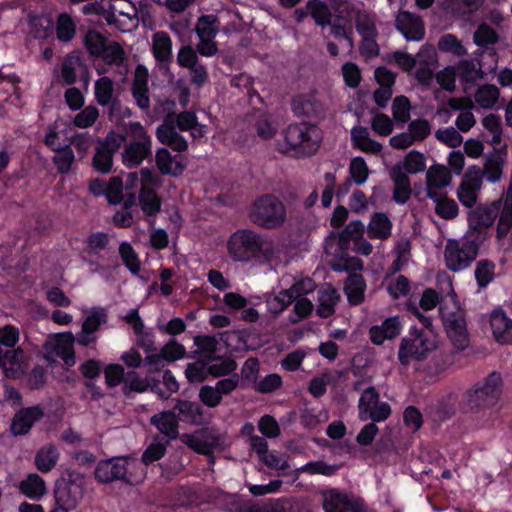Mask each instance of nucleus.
<instances>
[{
	"mask_svg": "<svg viewBox=\"0 0 512 512\" xmlns=\"http://www.w3.org/2000/svg\"><path fill=\"white\" fill-rule=\"evenodd\" d=\"M119 254L125 267L134 275H137L141 268V262L133 246L124 241L119 245Z\"/></svg>",
	"mask_w": 512,
	"mask_h": 512,
	"instance_id": "obj_43",
	"label": "nucleus"
},
{
	"mask_svg": "<svg viewBox=\"0 0 512 512\" xmlns=\"http://www.w3.org/2000/svg\"><path fill=\"white\" fill-rule=\"evenodd\" d=\"M507 154V146L504 145L500 148L494 147L493 151L486 156L483 169L481 170L483 178L485 177L489 183L494 184L501 180Z\"/></svg>",
	"mask_w": 512,
	"mask_h": 512,
	"instance_id": "obj_18",
	"label": "nucleus"
},
{
	"mask_svg": "<svg viewBox=\"0 0 512 512\" xmlns=\"http://www.w3.org/2000/svg\"><path fill=\"white\" fill-rule=\"evenodd\" d=\"M152 52L155 60L159 63H169L172 59V40L164 31L156 32L153 35Z\"/></svg>",
	"mask_w": 512,
	"mask_h": 512,
	"instance_id": "obj_30",
	"label": "nucleus"
},
{
	"mask_svg": "<svg viewBox=\"0 0 512 512\" xmlns=\"http://www.w3.org/2000/svg\"><path fill=\"white\" fill-rule=\"evenodd\" d=\"M306 9L311 14L315 23L320 26L330 24V13L328 6L319 0H309L306 4Z\"/></svg>",
	"mask_w": 512,
	"mask_h": 512,
	"instance_id": "obj_52",
	"label": "nucleus"
},
{
	"mask_svg": "<svg viewBox=\"0 0 512 512\" xmlns=\"http://www.w3.org/2000/svg\"><path fill=\"white\" fill-rule=\"evenodd\" d=\"M160 352L166 362H174L188 356L185 347L175 339L169 340Z\"/></svg>",
	"mask_w": 512,
	"mask_h": 512,
	"instance_id": "obj_61",
	"label": "nucleus"
},
{
	"mask_svg": "<svg viewBox=\"0 0 512 512\" xmlns=\"http://www.w3.org/2000/svg\"><path fill=\"white\" fill-rule=\"evenodd\" d=\"M503 378L500 372L492 371L465 393V401L470 411L489 409L497 405L503 392Z\"/></svg>",
	"mask_w": 512,
	"mask_h": 512,
	"instance_id": "obj_3",
	"label": "nucleus"
},
{
	"mask_svg": "<svg viewBox=\"0 0 512 512\" xmlns=\"http://www.w3.org/2000/svg\"><path fill=\"white\" fill-rule=\"evenodd\" d=\"M438 49L444 53H451L462 57L467 54V49L454 34H444L438 41Z\"/></svg>",
	"mask_w": 512,
	"mask_h": 512,
	"instance_id": "obj_45",
	"label": "nucleus"
},
{
	"mask_svg": "<svg viewBox=\"0 0 512 512\" xmlns=\"http://www.w3.org/2000/svg\"><path fill=\"white\" fill-rule=\"evenodd\" d=\"M435 213L442 219L452 220L458 216L459 207L454 199L445 196L435 205Z\"/></svg>",
	"mask_w": 512,
	"mask_h": 512,
	"instance_id": "obj_59",
	"label": "nucleus"
},
{
	"mask_svg": "<svg viewBox=\"0 0 512 512\" xmlns=\"http://www.w3.org/2000/svg\"><path fill=\"white\" fill-rule=\"evenodd\" d=\"M340 299L337 290L330 284L318 291L316 314L320 318H328L335 313V306Z\"/></svg>",
	"mask_w": 512,
	"mask_h": 512,
	"instance_id": "obj_27",
	"label": "nucleus"
},
{
	"mask_svg": "<svg viewBox=\"0 0 512 512\" xmlns=\"http://www.w3.org/2000/svg\"><path fill=\"white\" fill-rule=\"evenodd\" d=\"M128 457L119 456L105 460H100L95 468V479L102 484L112 483L114 481H122L131 484L127 476L128 473Z\"/></svg>",
	"mask_w": 512,
	"mask_h": 512,
	"instance_id": "obj_10",
	"label": "nucleus"
},
{
	"mask_svg": "<svg viewBox=\"0 0 512 512\" xmlns=\"http://www.w3.org/2000/svg\"><path fill=\"white\" fill-rule=\"evenodd\" d=\"M99 117V111L95 106H87L75 115L73 124L81 129L91 127Z\"/></svg>",
	"mask_w": 512,
	"mask_h": 512,
	"instance_id": "obj_64",
	"label": "nucleus"
},
{
	"mask_svg": "<svg viewBox=\"0 0 512 512\" xmlns=\"http://www.w3.org/2000/svg\"><path fill=\"white\" fill-rule=\"evenodd\" d=\"M290 107L297 118L321 120L325 117L326 109L317 97L316 91L297 93L292 96Z\"/></svg>",
	"mask_w": 512,
	"mask_h": 512,
	"instance_id": "obj_9",
	"label": "nucleus"
},
{
	"mask_svg": "<svg viewBox=\"0 0 512 512\" xmlns=\"http://www.w3.org/2000/svg\"><path fill=\"white\" fill-rule=\"evenodd\" d=\"M410 109L411 103L406 96L400 95L393 100L392 114L396 121L402 123L407 122L410 119Z\"/></svg>",
	"mask_w": 512,
	"mask_h": 512,
	"instance_id": "obj_60",
	"label": "nucleus"
},
{
	"mask_svg": "<svg viewBox=\"0 0 512 512\" xmlns=\"http://www.w3.org/2000/svg\"><path fill=\"white\" fill-rule=\"evenodd\" d=\"M131 92L140 109L148 110L150 108L149 88L143 79H139L138 76L134 77Z\"/></svg>",
	"mask_w": 512,
	"mask_h": 512,
	"instance_id": "obj_47",
	"label": "nucleus"
},
{
	"mask_svg": "<svg viewBox=\"0 0 512 512\" xmlns=\"http://www.w3.org/2000/svg\"><path fill=\"white\" fill-rule=\"evenodd\" d=\"M366 281L362 274L351 273L344 284V293L348 303L352 306L360 305L364 301Z\"/></svg>",
	"mask_w": 512,
	"mask_h": 512,
	"instance_id": "obj_25",
	"label": "nucleus"
},
{
	"mask_svg": "<svg viewBox=\"0 0 512 512\" xmlns=\"http://www.w3.org/2000/svg\"><path fill=\"white\" fill-rule=\"evenodd\" d=\"M138 205L143 213V219L150 228H153L156 218L162 210V198L154 188L141 185L138 193Z\"/></svg>",
	"mask_w": 512,
	"mask_h": 512,
	"instance_id": "obj_12",
	"label": "nucleus"
},
{
	"mask_svg": "<svg viewBox=\"0 0 512 512\" xmlns=\"http://www.w3.org/2000/svg\"><path fill=\"white\" fill-rule=\"evenodd\" d=\"M179 388L180 385L172 371L166 369L162 372L161 379L155 376L152 393L157 395L160 400H168L173 393L178 392Z\"/></svg>",
	"mask_w": 512,
	"mask_h": 512,
	"instance_id": "obj_28",
	"label": "nucleus"
},
{
	"mask_svg": "<svg viewBox=\"0 0 512 512\" xmlns=\"http://www.w3.org/2000/svg\"><path fill=\"white\" fill-rule=\"evenodd\" d=\"M397 30L409 41H421L425 36L422 18L409 11H400L395 19Z\"/></svg>",
	"mask_w": 512,
	"mask_h": 512,
	"instance_id": "obj_14",
	"label": "nucleus"
},
{
	"mask_svg": "<svg viewBox=\"0 0 512 512\" xmlns=\"http://www.w3.org/2000/svg\"><path fill=\"white\" fill-rule=\"evenodd\" d=\"M44 416L43 409L39 406L21 408L12 418L10 432L13 436L27 435L33 425Z\"/></svg>",
	"mask_w": 512,
	"mask_h": 512,
	"instance_id": "obj_15",
	"label": "nucleus"
},
{
	"mask_svg": "<svg viewBox=\"0 0 512 512\" xmlns=\"http://www.w3.org/2000/svg\"><path fill=\"white\" fill-rule=\"evenodd\" d=\"M79 491L72 482L62 478L56 481L54 487L55 508L51 512H69L76 508Z\"/></svg>",
	"mask_w": 512,
	"mask_h": 512,
	"instance_id": "obj_13",
	"label": "nucleus"
},
{
	"mask_svg": "<svg viewBox=\"0 0 512 512\" xmlns=\"http://www.w3.org/2000/svg\"><path fill=\"white\" fill-rule=\"evenodd\" d=\"M441 316L447 336L451 340L453 346L458 350H464L467 348L469 345V336L465 311L458 308L456 311L446 314L441 312Z\"/></svg>",
	"mask_w": 512,
	"mask_h": 512,
	"instance_id": "obj_11",
	"label": "nucleus"
},
{
	"mask_svg": "<svg viewBox=\"0 0 512 512\" xmlns=\"http://www.w3.org/2000/svg\"><path fill=\"white\" fill-rule=\"evenodd\" d=\"M156 137L160 143L170 147L173 151L181 153L188 149V142L185 137L171 127L158 126Z\"/></svg>",
	"mask_w": 512,
	"mask_h": 512,
	"instance_id": "obj_29",
	"label": "nucleus"
},
{
	"mask_svg": "<svg viewBox=\"0 0 512 512\" xmlns=\"http://www.w3.org/2000/svg\"><path fill=\"white\" fill-rule=\"evenodd\" d=\"M226 249L230 259L236 263H263L270 261L273 256L272 248L266 246L262 235L248 228H240L231 233Z\"/></svg>",
	"mask_w": 512,
	"mask_h": 512,
	"instance_id": "obj_1",
	"label": "nucleus"
},
{
	"mask_svg": "<svg viewBox=\"0 0 512 512\" xmlns=\"http://www.w3.org/2000/svg\"><path fill=\"white\" fill-rule=\"evenodd\" d=\"M237 368L238 364L234 358L219 355L218 361L209 366L207 372L212 378L219 379L236 373Z\"/></svg>",
	"mask_w": 512,
	"mask_h": 512,
	"instance_id": "obj_37",
	"label": "nucleus"
},
{
	"mask_svg": "<svg viewBox=\"0 0 512 512\" xmlns=\"http://www.w3.org/2000/svg\"><path fill=\"white\" fill-rule=\"evenodd\" d=\"M287 151L297 157H310L320 148L322 133L316 124L302 121L289 124L282 132Z\"/></svg>",
	"mask_w": 512,
	"mask_h": 512,
	"instance_id": "obj_2",
	"label": "nucleus"
},
{
	"mask_svg": "<svg viewBox=\"0 0 512 512\" xmlns=\"http://www.w3.org/2000/svg\"><path fill=\"white\" fill-rule=\"evenodd\" d=\"M437 349L436 336L432 331L411 327L409 336L402 338L398 349V360L408 366L412 360L427 359Z\"/></svg>",
	"mask_w": 512,
	"mask_h": 512,
	"instance_id": "obj_4",
	"label": "nucleus"
},
{
	"mask_svg": "<svg viewBox=\"0 0 512 512\" xmlns=\"http://www.w3.org/2000/svg\"><path fill=\"white\" fill-rule=\"evenodd\" d=\"M179 156H172L167 148H159L156 151V165L162 175L179 177L186 169V163L177 160Z\"/></svg>",
	"mask_w": 512,
	"mask_h": 512,
	"instance_id": "obj_24",
	"label": "nucleus"
},
{
	"mask_svg": "<svg viewBox=\"0 0 512 512\" xmlns=\"http://www.w3.org/2000/svg\"><path fill=\"white\" fill-rule=\"evenodd\" d=\"M393 224L387 214L375 212L371 215L367 227V234L370 239L386 240L392 234Z\"/></svg>",
	"mask_w": 512,
	"mask_h": 512,
	"instance_id": "obj_26",
	"label": "nucleus"
},
{
	"mask_svg": "<svg viewBox=\"0 0 512 512\" xmlns=\"http://www.w3.org/2000/svg\"><path fill=\"white\" fill-rule=\"evenodd\" d=\"M351 140L353 146L365 153H379L382 150V145L371 139L367 128L358 126L351 130Z\"/></svg>",
	"mask_w": 512,
	"mask_h": 512,
	"instance_id": "obj_31",
	"label": "nucleus"
},
{
	"mask_svg": "<svg viewBox=\"0 0 512 512\" xmlns=\"http://www.w3.org/2000/svg\"><path fill=\"white\" fill-rule=\"evenodd\" d=\"M31 33L36 39H47L53 35L54 22L47 15H31L29 17Z\"/></svg>",
	"mask_w": 512,
	"mask_h": 512,
	"instance_id": "obj_36",
	"label": "nucleus"
},
{
	"mask_svg": "<svg viewBox=\"0 0 512 512\" xmlns=\"http://www.w3.org/2000/svg\"><path fill=\"white\" fill-rule=\"evenodd\" d=\"M451 180V171L441 164L431 166L426 175V182L429 188L443 189L451 183Z\"/></svg>",
	"mask_w": 512,
	"mask_h": 512,
	"instance_id": "obj_35",
	"label": "nucleus"
},
{
	"mask_svg": "<svg viewBox=\"0 0 512 512\" xmlns=\"http://www.w3.org/2000/svg\"><path fill=\"white\" fill-rule=\"evenodd\" d=\"M193 341L197 349L192 351L187 358H196L198 353L217 352L218 340L213 335H196Z\"/></svg>",
	"mask_w": 512,
	"mask_h": 512,
	"instance_id": "obj_55",
	"label": "nucleus"
},
{
	"mask_svg": "<svg viewBox=\"0 0 512 512\" xmlns=\"http://www.w3.org/2000/svg\"><path fill=\"white\" fill-rule=\"evenodd\" d=\"M500 90L494 84H484L475 93V101L483 109H491L498 102Z\"/></svg>",
	"mask_w": 512,
	"mask_h": 512,
	"instance_id": "obj_38",
	"label": "nucleus"
},
{
	"mask_svg": "<svg viewBox=\"0 0 512 512\" xmlns=\"http://www.w3.org/2000/svg\"><path fill=\"white\" fill-rule=\"evenodd\" d=\"M474 43L479 47H487L498 42L497 32L488 24H480L473 36Z\"/></svg>",
	"mask_w": 512,
	"mask_h": 512,
	"instance_id": "obj_53",
	"label": "nucleus"
},
{
	"mask_svg": "<svg viewBox=\"0 0 512 512\" xmlns=\"http://www.w3.org/2000/svg\"><path fill=\"white\" fill-rule=\"evenodd\" d=\"M173 401L175 402V405L172 410H175V414L179 422L196 426H200L205 423V412L201 404L181 398H175Z\"/></svg>",
	"mask_w": 512,
	"mask_h": 512,
	"instance_id": "obj_17",
	"label": "nucleus"
},
{
	"mask_svg": "<svg viewBox=\"0 0 512 512\" xmlns=\"http://www.w3.org/2000/svg\"><path fill=\"white\" fill-rule=\"evenodd\" d=\"M99 57L106 63L113 65H121L126 59L125 51L118 42L107 43L104 52Z\"/></svg>",
	"mask_w": 512,
	"mask_h": 512,
	"instance_id": "obj_57",
	"label": "nucleus"
},
{
	"mask_svg": "<svg viewBox=\"0 0 512 512\" xmlns=\"http://www.w3.org/2000/svg\"><path fill=\"white\" fill-rule=\"evenodd\" d=\"M350 178L355 184L362 185L369 176V168L363 157H354L349 166Z\"/></svg>",
	"mask_w": 512,
	"mask_h": 512,
	"instance_id": "obj_50",
	"label": "nucleus"
},
{
	"mask_svg": "<svg viewBox=\"0 0 512 512\" xmlns=\"http://www.w3.org/2000/svg\"><path fill=\"white\" fill-rule=\"evenodd\" d=\"M150 424L170 440H175L179 436V421L175 410H165L154 414L150 418Z\"/></svg>",
	"mask_w": 512,
	"mask_h": 512,
	"instance_id": "obj_23",
	"label": "nucleus"
},
{
	"mask_svg": "<svg viewBox=\"0 0 512 512\" xmlns=\"http://www.w3.org/2000/svg\"><path fill=\"white\" fill-rule=\"evenodd\" d=\"M459 77L463 83L474 84L477 79L483 77L481 69H476L475 64L471 60H462L458 66Z\"/></svg>",
	"mask_w": 512,
	"mask_h": 512,
	"instance_id": "obj_63",
	"label": "nucleus"
},
{
	"mask_svg": "<svg viewBox=\"0 0 512 512\" xmlns=\"http://www.w3.org/2000/svg\"><path fill=\"white\" fill-rule=\"evenodd\" d=\"M124 182L120 176H112L107 182L105 198L109 204L118 205L123 200Z\"/></svg>",
	"mask_w": 512,
	"mask_h": 512,
	"instance_id": "obj_54",
	"label": "nucleus"
},
{
	"mask_svg": "<svg viewBox=\"0 0 512 512\" xmlns=\"http://www.w3.org/2000/svg\"><path fill=\"white\" fill-rule=\"evenodd\" d=\"M22 494L32 500L40 499L46 492L45 481L36 473L28 474L19 484Z\"/></svg>",
	"mask_w": 512,
	"mask_h": 512,
	"instance_id": "obj_33",
	"label": "nucleus"
},
{
	"mask_svg": "<svg viewBox=\"0 0 512 512\" xmlns=\"http://www.w3.org/2000/svg\"><path fill=\"white\" fill-rule=\"evenodd\" d=\"M283 385L282 377L277 373H271L258 380L254 389L261 394H270L280 389Z\"/></svg>",
	"mask_w": 512,
	"mask_h": 512,
	"instance_id": "obj_62",
	"label": "nucleus"
},
{
	"mask_svg": "<svg viewBox=\"0 0 512 512\" xmlns=\"http://www.w3.org/2000/svg\"><path fill=\"white\" fill-rule=\"evenodd\" d=\"M496 264L489 259H481L477 262L474 271L479 288H486L495 279Z\"/></svg>",
	"mask_w": 512,
	"mask_h": 512,
	"instance_id": "obj_39",
	"label": "nucleus"
},
{
	"mask_svg": "<svg viewBox=\"0 0 512 512\" xmlns=\"http://www.w3.org/2000/svg\"><path fill=\"white\" fill-rule=\"evenodd\" d=\"M483 244L472 236L464 235L460 240L448 239L444 249V260L447 269L460 272L467 269L479 254Z\"/></svg>",
	"mask_w": 512,
	"mask_h": 512,
	"instance_id": "obj_6",
	"label": "nucleus"
},
{
	"mask_svg": "<svg viewBox=\"0 0 512 512\" xmlns=\"http://www.w3.org/2000/svg\"><path fill=\"white\" fill-rule=\"evenodd\" d=\"M393 182V200L397 204H405L411 197L412 188L409 176L402 171L401 163H396L389 170Z\"/></svg>",
	"mask_w": 512,
	"mask_h": 512,
	"instance_id": "obj_20",
	"label": "nucleus"
},
{
	"mask_svg": "<svg viewBox=\"0 0 512 512\" xmlns=\"http://www.w3.org/2000/svg\"><path fill=\"white\" fill-rule=\"evenodd\" d=\"M207 368L203 367L202 362L194 361L188 363L184 371L187 381L190 384L204 383L209 377Z\"/></svg>",
	"mask_w": 512,
	"mask_h": 512,
	"instance_id": "obj_58",
	"label": "nucleus"
},
{
	"mask_svg": "<svg viewBox=\"0 0 512 512\" xmlns=\"http://www.w3.org/2000/svg\"><path fill=\"white\" fill-rule=\"evenodd\" d=\"M94 95L100 106H108L109 103L112 102V98H114L113 81L107 76H103L96 80L94 85Z\"/></svg>",
	"mask_w": 512,
	"mask_h": 512,
	"instance_id": "obj_40",
	"label": "nucleus"
},
{
	"mask_svg": "<svg viewBox=\"0 0 512 512\" xmlns=\"http://www.w3.org/2000/svg\"><path fill=\"white\" fill-rule=\"evenodd\" d=\"M496 201H501V208L498 214L499 219L496 226V238L501 241L508 236L512 229V185Z\"/></svg>",
	"mask_w": 512,
	"mask_h": 512,
	"instance_id": "obj_21",
	"label": "nucleus"
},
{
	"mask_svg": "<svg viewBox=\"0 0 512 512\" xmlns=\"http://www.w3.org/2000/svg\"><path fill=\"white\" fill-rule=\"evenodd\" d=\"M198 398L201 406L207 408H216L221 405L223 398L218 390L212 385H203L199 389Z\"/></svg>",
	"mask_w": 512,
	"mask_h": 512,
	"instance_id": "obj_56",
	"label": "nucleus"
},
{
	"mask_svg": "<svg viewBox=\"0 0 512 512\" xmlns=\"http://www.w3.org/2000/svg\"><path fill=\"white\" fill-rule=\"evenodd\" d=\"M352 241L358 240L352 235L346 234L345 229H343L340 233L331 232L330 236L326 240V250H329L333 245H336L335 254H346V252L350 249Z\"/></svg>",
	"mask_w": 512,
	"mask_h": 512,
	"instance_id": "obj_46",
	"label": "nucleus"
},
{
	"mask_svg": "<svg viewBox=\"0 0 512 512\" xmlns=\"http://www.w3.org/2000/svg\"><path fill=\"white\" fill-rule=\"evenodd\" d=\"M58 459L59 452L54 445L43 446L35 455V466L40 472L47 473L56 466Z\"/></svg>",
	"mask_w": 512,
	"mask_h": 512,
	"instance_id": "obj_34",
	"label": "nucleus"
},
{
	"mask_svg": "<svg viewBox=\"0 0 512 512\" xmlns=\"http://www.w3.org/2000/svg\"><path fill=\"white\" fill-rule=\"evenodd\" d=\"M501 208V201L481 203L471 208L467 215L468 231L465 233L483 244L490 236L489 229L493 226Z\"/></svg>",
	"mask_w": 512,
	"mask_h": 512,
	"instance_id": "obj_7",
	"label": "nucleus"
},
{
	"mask_svg": "<svg viewBox=\"0 0 512 512\" xmlns=\"http://www.w3.org/2000/svg\"><path fill=\"white\" fill-rule=\"evenodd\" d=\"M56 36L61 42L71 41L76 33V24L67 13L59 14L56 22Z\"/></svg>",
	"mask_w": 512,
	"mask_h": 512,
	"instance_id": "obj_42",
	"label": "nucleus"
},
{
	"mask_svg": "<svg viewBox=\"0 0 512 512\" xmlns=\"http://www.w3.org/2000/svg\"><path fill=\"white\" fill-rule=\"evenodd\" d=\"M107 312L104 308H93L82 324V329L87 334L97 332L102 324L107 322Z\"/></svg>",
	"mask_w": 512,
	"mask_h": 512,
	"instance_id": "obj_48",
	"label": "nucleus"
},
{
	"mask_svg": "<svg viewBox=\"0 0 512 512\" xmlns=\"http://www.w3.org/2000/svg\"><path fill=\"white\" fill-rule=\"evenodd\" d=\"M323 509L325 512H365L360 500L352 499L335 489L325 495Z\"/></svg>",
	"mask_w": 512,
	"mask_h": 512,
	"instance_id": "obj_16",
	"label": "nucleus"
},
{
	"mask_svg": "<svg viewBox=\"0 0 512 512\" xmlns=\"http://www.w3.org/2000/svg\"><path fill=\"white\" fill-rule=\"evenodd\" d=\"M216 23H218L217 16L213 14L201 15L196 24V33L199 38H214L217 33Z\"/></svg>",
	"mask_w": 512,
	"mask_h": 512,
	"instance_id": "obj_49",
	"label": "nucleus"
},
{
	"mask_svg": "<svg viewBox=\"0 0 512 512\" xmlns=\"http://www.w3.org/2000/svg\"><path fill=\"white\" fill-rule=\"evenodd\" d=\"M483 0H444V9L452 15L460 16L465 14V8L469 12L476 11Z\"/></svg>",
	"mask_w": 512,
	"mask_h": 512,
	"instance_id": "obj_51",
	"label": "nucleus"
},
{
	"mask_svg": "<svg viewBox=\"0 0 512 512\" xmlns=\"http://www.w3.org/2000/svg\"><path fill=\"white\" fill-rule=\"evenodd\" d=\"M490 326L495 341L501 345H512V319L502 308H497L490 314Z\"/></svg>",
	"mask_w": 512,
	"mask_h": 512,
	"instance_id": "obj_19",
	"label": "nucleus"
},
{
	"mask_svg": "<svg viewBox=\"0 0 512 512\" xmlns=\"http://www.w3.org/2000/svg\"><path fill=\"white\" fill-rule=\"evenodd\" d=\"M127 133L133 141L125 146L122 158L124 165L131 169L152 156V140L140 122H130Z\"/></svg>",
	"mask_w": 512,
	"mask_h": 512,
	"instance_id": "obj_8",
	"label": "nucleus"
},
{
	"mask_svg": "<svg viewBox=\"0 0 512 512\" xmlns=\"http://www.w3.org/2000/svg\"><path fill=\"white\" fill-rule=\"evenodd\" d=\"M155 382V376L146 374V377L142 378L135 371H129L126 373V381L123 386V393L129 396L130 392L144 393L147 391L152 392V384Z\"/></svg>",
	"mask_w": 512,
	"mask_h": 512,
	"instance_id": "obj_32",
	"label": "nucleus"
},
{
	"mask_svg": "<svg viewBox=\"0 0 512 512\" xmlns=\"http://www.w3.org/2000/svg\"><path fill=\"white\" fill-rule=\"evenodd\" d=\"M107 45L106 37L95 29H89L84 37V46L88 53L98 57L104 52Z\"/></svg>",
	"mask_w": 512,
	"mask_h": 512,
	"instance_id": "obj_44",
	"label": "nucleus"
},
{
	"mask_svg": "<svg viewBox=\"0 0 512 512\" xmlns=\"http://www.w3.org/2000/svg\"><path fill=\"white\" fill-rule=\"evenodd\" d=\"M117 148L118 145H112L108 137L105 142L99 143L92 158L93 169L101 174L110 173L113 168V158Z\"/></svg>",
	"mask_w": 512,
	"mask_h": 512,
	"instance_id": "obj_22",
	"label": "nucleus"
},
{
	"mask_svg": "<svg viewBox=\"0 0 512 512\" xmlns=\"http://www.w3.org/2000/svg\"><path fill=\"white\" fill-rule=\"evenodd\" d=\"M286 207L272 194L258 197L252 204L249 217L257 226L264 229H277L286 221Z\"/></svg>",
	"mask_w": 512,
	"mask_h": 512,
	"instance_id": "obj_5",
	"label": "nucleus"
},
{
	"mask_svg": "<svg viewBox=\"0 0 512 512\" xmlns=\"http://www.w3.org/2000/svg\"><path fill=\"white\" fill-rule=\"evenodd\" d=\"M401 163L402 171L406 174H417L425 171L426 158L424 154L418 150L408 152Z\"/></svg>",
	"mask_w": 512,
	"mask_h": 512,
	"instance_id": "obj_41",
	"label": "nucleus"
}]
</instances>
